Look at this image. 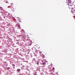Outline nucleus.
Masks as SVG:
<instances>
[{"mask_svg":"<svg viewBox=\"0 0 75 75\" xmlns=\"http://www.w3.org/2000/svg\"><path fill=\"white\" fill-rule=\"evenodd\" d=\"M11 10L12 11H14V8H11Z\"/></svg>","mask_w":75,"mask_h":75,"instance_id":"obj_4","label":"nucleus"},{"mask_svg":"<svg viewBox=\"0 0 75 75\" xmlns=\"http://www.w3.org/2000/svg\"><path fill=\"white\" fill-rule=\"evenodd\" d=\"M24 37V36H23Z\"/></svg>","mask_w":75,"mask_h":75,"instance_id":"obj_15","label":"nucleus"},{"mask_svg":"<svg viewBox=\"0 0 75 75\" xmlns=\"http://www.w3.org/2000/svg\"><path fill=\"white\" fill-rule=\"evenodd\" d=\"M23 67H24V66H23Z\"/></svg>","mask_w":75,"mask_h":75,"instance_id":"obj_14","label":"nucleus"},{"mask_svg":"<svg viewBox=\"0 0 75 75\" xmlns=\"http://www.w3.org/2000/svg\"><path fill=\"white\" fill-rule=\"evenodd\" d=\"M23 67H24V66H23Z\"/></svg>","mask_w":75,"mask_h":75,"instance_id":"obj_13","label":"nucleus"},{"mask_svg":"<svg viewBox=\"0 0 75 75\" xmlns=\"http://www.w3.org/2000/svg\"><path fill=\"white\" fill-rule=\"evenodd\" d=\"M7 69H10V67H7Z\"/></svg>","mask_w":75,"mask_h":75,"instance_id":"obj_9","label":"nucleus"},{"mask_svg":"<svg viewBox=\"0 0 75 75\" xmlns=\"http://www.w3.org/2000/svg\"><path fill=\"white\" fill-rule=\"evenodd\" d=\"M18 71L19 72V71H20V70L19 69H18Z\"/></svg>","mask_w":75,"mask_h":75,"instance_id":"obj_8","label":"nucleus"},{"mask_svg":"<svg viewBox=\"0 0 75 75\" xmlns=\"http://www.w3.org/2000/svg\"><path fill=\"white\" fill-rule=\"evenodd\" d=\"M41 64H42V65H46V63L45 62H43L42 63H41Z\"/></svg>","mask_w":75,"mask_h":75,"instance_id":"obj_3","label":"nucleus"},{"mask_svg":"<svg viewBox=\"0 0 75 75\" xmlns=\"http://www.w3.org/2000/svg\"><path fill=\"white\" fill-rule=\"evenodd\" d=\"M71 13H73V14H74V12H73V11H72V10L71 11Z\"/></svg>","mask_w":75,"mask_h":75,"instance_id":"obj_6","label":"nucleus"},{"mask_svg":"<svg viewBox=\"0 0 75 75\" xmlns=\"http://www.w3.org/2000/svg\"><path fill=\"white\" fill-rule=\"evenodd\" d=\"M34 75H37V74H34Z\"/></svg>","mask_w":75,"mask_h":75,"instance_id":"obj_11","label":"nucleus"},{"mask_svg":"<svg viewBox=\"0 0 75 75\" xmlns=\"http://www.w3.org/2000/svg\"><path fill=\"white\" fill-rule=\"evenodd\" d=\"M37 64H38V65L39 64V62H37Z\"/></svg>","mask_w":75,"mask_h":75,"instance_id":"obj_7","label":"nucleus"},{"mask_svg":"<svg viewBox=\"0 0 75 75\" xmlns=\"http://www.w3.org/2000/svg\"><path fill=\"white\" fill-rule=\"evenodd\" d=\"M51 66H49L48 67V68H49V69H51Z\"/></svg>","mask_w":75,"mask_h":75,"instance_id":"obj_5","label":"nucleus"},{"mask_svg":"<svg viewBox=\"0 0 75 75\" xmlns=\"http://www.w3.org/2000/svg\"><path fill=\"white\" fill-rule=\"evenodd\" d=\"M53 70H54L55 69L53 67Z\"/></svg>","mask_w":75,"mask_h":75,"instance_id":"obj_10","label":"nucleus"},{"mask_svg":"<svg viewBox=\"0 0 75 75\" xmlns=\"http://www.w3.org/2000/svg\"><path fill=\"white\" fill-rule=\"evenodd\" d=\"M69 8H70V7H69Z\"/></svg>","mask_w":75,"mask_h":75,"instance_id":"obj_12","label":"nucleus"},{"mask_svg":"<svg viewBox=\"0 0 75 75\" xmlns=\"http://www.w3.org/2000/svg\"><path fill=\"white\" fill-rule=\"evenodd\" d=\"M16 25L17 27H19L20 28V25L19 23L16 24Z\"/></svg>","mask_w":75,"mask_h":75,"instance_id":"obj_2","label":"nucleus"},{"mask_svg":"<svg viewBox=\"0 0 75 75\" xmlns=\"http://www.w3.org/2000/svg\"><path fill=\"white\" fill-rule=\"evenodd\" d=\"M68 4H67V5H68L69 6H71V7H71V9L74 10V7H72V6H73V5H72V0H68Z\"/></svg>","mask_w":75,"mask_h":75,"instance_id":"obj_1","label":"nucleus"}]
</instances>
